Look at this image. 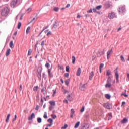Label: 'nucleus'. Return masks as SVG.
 <instances>
[{
    "instance_id": "31",
    "label": "nucleus",
    "mask_w": 129,
    "mask_h": 129,
    "mask_svg": "<svg viewBox=\"0 0 129 129\" xmlns=\"http://www.w3.org/2000/svg\"><path fill=\"white\" fill-rule=\"evenodd\" d=\"M31 11H32V8H29L27 9V10H26L27 14H29V13H30V12H31Z\"/></svg>"
},
{
    "instance_id": "36",
    "label": "nucleus",
    "mask_w": 129,
    "mask_h": 129,
    "mask_svg": "<svg viewBox=\"0 0 129 129\" xmlns=\"http://www.w3.org/2000/svg\"><path fill=\"white\" fill-rule=\"evenodd\" d=\"M58 68L60 70H64V67H63V66L58 65Z\"/></svg>"
},
{
    "instance_id": "41",
    "label": "nucleus",
    "mask_w": 129,
    "mask_h": 129,
    "mask_svg": "<svg viewBox=\"0 0 129 129\" xmlns=\"http://www.w3.org/2000/svg\"><path fill=\"white\" fill-rule=\"evenodd\" d=\"M65 84L66 85L68 86V85L69 84V80H66L65 81Z\"/></svg>"
},
{
    "instance_id": "44",
    "label": "nucleus",
    "mask_w": 129,
    "mask_h": 129,
    "mask_svg": "<svg viewBox=\"0 0 129 129\" xmlns=\"http://www.w3.org/2000/svg\"><path fill=\"white\" fill-rule=\"evenodd\" d=\"M108 116H109V117L112 118V113H109L108 114Z\"/></svg>"
},
{
    "instance_id": "17",
    "label": "nucleus",
    "mask_w": 129,
    "mask_h": 129,
    "mask_svg": "<svg viewBox=\"0 0 129 129\" xmlns=\"http://www.w3.org/2000/svg\"><path fill=\"white\" fill-rule=\"evenodd\" d=\"M9 46L11 49L14 48V42L13 41H11L9 44Z\"/></svg>"
},
{
    "instance_id": "61",
    "label": "nucleus",
    "mask_w": 129,
    "mask_h": 129,
    "mask_svg": "<svg viewBox=\"0 0 129 129\" xmlns=\"http://www.w3.org/2000/svg\"><path fill=\"white\" fill-rule=\"evenodd\" d=\"M50 35H52V32H51V31H49L47 33V36H50Z\"/></svg>"
},
{
    "instance_id": "11",
    "label": "nucleus",
    "mask_w": 129,
    "mask_h": 129,
    "mask_svg": "<svg viewBox=\"0 0 129 129\" xmlns=\"http://www.w3.org/2000/svg\"><path fill=\"white\" fill-rule=\"evenodd\" d=\"M121 123L122 124H125V123H127L128 122V119H127L126 118H124L121 121Z\"/></svg>"
},
{
    "instance_id": "9",
    "label": "nucleus",
    "mask_w": 129,
    "mask_h": 129,
    "mask_svg": "<svg viewBox=\"0 0 129 129\" xmlns=\"http://www.w3.org/2000/svg\"><path fill=\"white\" fill-rule=\"evenodd\" d=\"M121 8L122 10H120V8L118 9L119 13H124V12H125V7L122 6Z\"/></svg>"
},
{
    "instance_id": "6",
    "label": "nucleus",
    "mask_w": 129,
    "mask_h": 129,
    "mask_svg": "<svg viewBox=\"0 0 129 129\" xmlns=\"http://www.w3.org/2000/svg\"><path fill=\"white\" fill-rule=\"evenodd\" d=\"M115 17H116V15H115L114 12H111V13L109 14V19H113V18H115Z\"/></svg>"
},
{
    "instance_id": "19",
    "label": "nucleus",
    "mask_w": 129,
    "mask_h": 129,
    "mask_svg": "<svg viewBox=\"0 0 129 129\" xmlns=\"http://www.w3.org/2000/svg\"><path fill=\"white\" fill-rule=\"evenodd\" d=\"M11 116V114H9L8 115H7V118L6 119V123H8V122H9V120L10 119V117Z\"/></svg>"
},
{
    "instance_id": "53",
    "label": "nucleus",
    "mask_w": 129,
    "mask_h": 129,
    "mask_svg": "<svg viewBox=\"0 0 129 129\" xmlns=\"http://www.w3.org/2000/svg\"><path fill=\"white\" fill-rule=\"evenodd\" d=\"M41 103H42V104H41V106H43V103H44V100H43V98H41Z\"/></svg>"
},
{
    "instance_id": "1",
    "label": "nucleus",
    "mask_w": 129,
    "mask_h": 129,
    "mask_svg": "<svg viewBox=\"0 0 129 129\" xmlns=\"http://www.w3.org/2000/svg\"><path fill=\"white\" fill-rule=\"evenodd\" d=\"M10 13V9L8 7H5L3 8L2 10L1 15L3 17H7Z\"/></svg>"
},
{
    "instance_id": "20",
    "label": "nucleus",
    "mask_w": 129,
    "mask_h": 129,
    "mask_svg": "<svg viewBox=\"0 0 129 129\" xmlns=\"http://www.w3.org/2000/svg\"><path fill=\"white\" fill-rule=\"evenodd\" d=\"M49 103L50 105H53V106H55V105H56L55 101H51L49 102Z\"/></svg>"
},
{
    "instance_id": "15",
    "label": "nucleus",
    "mask_w": 129,
    "mask_h": 129,
    "mask_svg": "<svg viewBox=\"0 0 129 129\" xmlns=\"http://www.w3.org/2000/svg\"><path fill=\"white\" fill-rule=\"evenodd\" d=\"M94 76V73H93V71H92L90 73V76H89V79L90 80H92V78Z\"/></svg>"
},
{
    "instance_id": "46",
    "label": "nucleus",
    "mask_w": 129,
    "mask_h": 129,
    "mask_svg": "<svg viewBox=\"0 0 129 129\" xmlns=\"http://www.w3.org/2000/svg\"><path fill=\"white\" fill-rule=\"evenodd\" d=\"M32 54V50L31 49H29L28 52V55H30Z\"/></svg>"
},
{
    "instance_id": "18",
    "label": "nucleus",
    "mask_w": 129,
    "mask_h": 129,
    "mask_svg": "<svg viewBox=\"0 0 129 129\" xmlns=\"http://www.w3.org/2000/svg\"><path fill=\"white\" fill-rule=\"evenodd\" d=\"M106 88H110L111 87V84L110 83H107V84L105 85Z\"/></svg>"
},
{
    "instance_id": "34",
    "label": "nucleus",
    "mask_w": 129,
    "mask_h": 129,
    "mask_svg": "<svg viewBox=\"0 0 129 129\" xmlns=\"http://www.w3.org/2000/svg\"><path fill=\"white\" fill-rule=\"evenodd\" d=\"M43 117H44V118H45V119L48 118V116H47V112H44Z\"/></svg>"
},
{
    "instance_id": "26",
    "label": "nucleus",
    "mask_w": 129,
    "mask_h": 129,
    "mask_svg": "<svg viewBox=\"0 0 129 129\" xmlns=\"http://www.w3.org/2000/svg\"><path fill=\"white\" fill-rule=\"evenodd\" d=\"M105 97L107 99H110V97H111V96L109 94H107L105 95Z\"/></svg>"
},
{
    "instance_id": "16",
    "label": "nucleus",
    "mask_w": 129,
    "mask_h": 129,
    "mask_svg": "<svg viewBox=\"0 0 129 129\" xmlns=\"http://www.w3.org/2000/svg\"><path fill=\"white\" fill-rule=\"evenodd\" d=\"M10 54H11V49H8L7 50V51L6 52V57H8L9 56V55H10Z\"/></svg>"
},
{
    "instance_id": "24",
    "label": "nucleus",
    "mask_w": 129,
    "mask_h": 129,
    "mask_svg": "<svg viewBox=\"0 0 129 129\" xmlns=\"http://www.w3.org/2000/svg\"><path fill=\"white\" fill-rule=\"evenodd\" d=\"M30 30H31V27L29 26L26 30V34H28L30 33Z\"/></svg>"
},
{
    "instance_id": "57",
    "label": "nucleus",
    "mask_w": 129,
    "mask_h": 129,
    "mask_svg": "<svg viewBox=\"0 0 129 129\" xmlns=\"http://www.w3.org/2000/svg\"><path fill=\"white\" fill-rule=\"evenodd\" d=\"M111 82V79H107V83H110Z\"/></svg>"
},
{
    "instance_id": "52",
    "label": "nucleus",
    "mask_w": 129,
    "mask_h": 129,
    "mask_svg": "<svg viewBox=\"0 0 129 129\" xmlns=\"http://www.w3.org/2000/svg\"><path fill=\"white\" fill-rule=\"evenodd\" d=\"M52 117L53 119H56V118H57V116L56 115H52Z\"/></svg>"
},
{
    "instance_id": "13",
    "label": "nucleus",
    "mask_w": 129,
    "mask_h": 129,
    "mask_svg": "<svg viewBox=\"0 0 129 129\" xmlns=\"http://www.w3.org/2000/svg\"><path fill=\"white\" fill-rule=\"evenodd\" d=\"M80 74H81V68H78L76 75L77 76H80Z\"/></svg>"
},
{
    "instance_id": "29",
    "label": "nucleus",
    "mask_w": 129,
    "mask_h": 129,
    "mask_svg": "<svg viewBox=\"0 0 129 129\" xmlns=\"http://www.w3.org/2000/svg\"><path fill=\"white\" fill-rule=\"evenodd\" d=\"M45 67L47 69H49V68H50V63L47 62L45 65Z\"/></svg>"
},
{
    "instance_id": "58",
    "label": "nucleus",
    "mask_w": 129,
    "mask_h": 129,
    "mask_svg": "<svg viewBox=\"0 0 129 129\" xmlns=\"http://www.w3.org/2000/svg\"><path fill=\"white\" fill-rule=\"evenodd\" d=\"M88 13H92V9H90L89 11H87V12Z\"/></svg>"
},
{
    "instance_id": "49",
    "label": "nucleus",
    "mask_w": 129,
    "mask_h": 129,
    "mask_svg": "<svg viewBox=\"0 0 129 129\" xmlns=\"http://www.w3.org/2000/svg\"><path fill=\"white\" fill-rule=\"evenodd\" d=\"M71 114H74V113H75V111H74V109H72L71 110Z\"/></svg>"
},
{
    "instance_id": "51",
    "label": "nucleus",
    "mask_w": 129,
    "mask_h": 129,
    "mask_svg": "<svg viewBox=\"0 0 129 129\" xmlns=\"http://www.w3.org/2000/svg\"><path fill=\"white\" fill-rule=\"evenodd\" d=\"M53 109H54V107H53V106H50L49 107V110H50V111H52V110H53Z\"/></svg>"
},
{
    "instance_id": "63",
    "label": "nucleus",
    "mask_w": 129,
    "mask_h": 129,
    "mask_svg": "<svg viewBox=\"0 0 129 129\" xmlns=\"http://www.w3.org/2000/svg\"><path fill=\"white\" fill-rule=\"evenodd\" d=\"M69 7H70V4H68L66 7V8H69Z\"/></svg>"
},
{
    "instance_id": "48",
    "label": "nucleus",
    "mask_w": 129,
    "mask_h": 129,
    "mask_svg": "<svg viewBox=\"0 0 129 129\" xmlns=\"http://www.w3.org/2000/svg\"><path fill=\"white\" fill-rule=\"evenodd\" d=\"M39 108H40V106L37 105L36 107L35 108V110H37V111L39 110Z\"/></svg>"
},
{
    "instance_id": "10",
    "label": "nucleus",
    "mask_w": 129,
    "mask_h": 129,
    "mask_svg": "<svg viewBox=\"0 0 129 129\" xmlns=\"http://www.w3.org/2000/svg\"><path fill=\"white\" fill-rule=\"evenodd\" d=\"M58 26H59V24H58V23H57V22H55L54 23V24H53V26L52 27L51 29L55 30V29H57Z\"/></svg>"
},
{
    "instance_id": "4",
    "label": "nucleus",
    "mask_w": 129,
    "mask_h": 129,
    "mask_svg": "<svg viewBox=\"0 0 129 129\" xmlns=\"http://www.w3.org/2000/svg\"><path fill=\"white\" fill-rule=\"evenodd\" d=\"M104 107L107 109H111L112 108V105L109 103H106L104 104Z\"/></svg>"
},
{
    "instance_id": "33",
    "label": "nucleus",
    "mask_w": 129,
    "mask_h": 129,
    "mask_svg": "<svg viewBox=\"0 0 129 129\" xmlns=\"http://www.w3.org/2000/svg\"><path fill=\"white\" fill-rule=\"evenodd\" d=\"M37 122H38V123H41V122H42V118H41L40 117L38 118Z\"/></svg>"
},
{
    "instance_id": "22",
    "label": "nucleus",
    "mask_w": 129,
    "mask_h": 129,
    "mask_svg": "<svg viewBox=\"0 0 129 129\" xmlns=\"http://www.w3.org/2000/svg\"><path fill=\"white\" fill-rule=\"evenodd\" d=\"M80 124V122L78 121L77 122L76 124L75 125L74 127L75 128H77L78 127V126H79V125Z\"/></svg>"
},
{
    "instance_id": "56",
    "label": "nucleus",
    "mask_w": 129,
    "mask_h": 129,
    "mask_svg": "<svg viewBox=\"0 0 129 129\" xmlns=\"http://www.w3.org/2000/svg\"><path fill=\"white\" fill-rule=\"evenodd\" d=\"M52 70V67L48 70V74H51V71Z\"/></svg>"
},
{
    "instance_id": "27",
    "label": "nucleus",
    "mask_w": 129,
    "mask_h": 129,
    "mask_svg": "<svg viewBox=\"0 0 129 129\" xmlns=\"http://www.w3.org/2000/svg\"><path fill=\"white\" fill-rule=\"evenodd\" d=\"M47 28H48V26H46V27H44L43 30L40 32V33L39 34V36H41V34H42V33H43L44 32V31H45V30H46V29H47Z\"/></svg>"
},
{
    "instance_id": "37",
    "label": "nucleus",
    "mask_w": 129,
    "mask_h": 129,
    "mask_svg": "<svg viewBox=\"0 0 129 129\" xmlns=\"http://www.w3.org/2000/svg\"><path fill=\"white\" fill-rule=\"evenodd\" d=\"M47 121L48 122H49L50 123H53V119H52L51 118H49Z\"/></svg>"
},
{
    "instance_id": "55",
    "label": "nucleus",
    "mask_w": 129,
    "mask_h": 129,
    "mask_svg": "<svg viewBox=\"0 0 129 129\" xmlns=\"http://www.w3.org/2000/svg\"><path fill=\"white\" fill-rule=\"evenodd\" d=\"M49 78H52L53 77V74L50 73L48 74Z\"/></svg>"
},
{
    "instance_id": "25",
    "label": "nucleus",
    "mask_w": 129,
    "mask_h": 129,
    "mask_svg": "<svg viewBox=\"0 0 129 129\" xmlns=\"http://www.w3.org/2000/svg\"><path fill=\"white\" fill-rule=\"evenodd\" d=\"M38 89H39V86H35L34 88H33V90L34 91H38Z\"/></svg>"
},
{
    "instance_id": "50",
    "label": "nucleus",
    "mask_w": 129,
    "mask_h": 129,
    "mask_svg": "<svg viewBox=\"0 0 129 129\" xmlns=\"http://www.w3.org/2000/svg\"><path fill=\"white\" fill-rule=\"evenodd\" d=\"M44 45H45V41H42L41 44V46L42 47H44Z\"/></svg>"
},
{
    "instance_id": "38",
    "label": "nucleus",
    "mask_w": 129,
    "mask_h": 129,
    "mask_svg": "<svg viewBox=\"0 0 129 129\" xmlns=\"http://www.w3.org/2000/svg\"><path fill=\"white\" fill-rule=\"evenodd\" d=\"M53 10L55 11V12H58L59 8H58V7H54Z\"/></svg>"
},
{
    "instance_id": "2",
    "label": "nucleus",
    "mask_w": 129,
    "mask_h": 129,
    "mask_svg": "<svg viewBox=\"0 0 129 129\" xmlns=\"http://www.w3.org/2000/svg\"><path fill=\"white\" fill-rule=\"evenodd\" d=\"M37 76L40 80H42V68L39 67L37 71Z\"/></svg>"
},
{
    "instance_id": "3",
    "label": "nucleus",
    "mask_w": 129,
    "mask_h": 129,
    "mask_svg": "<svg viewBox=\"0 0 129 129\" xmlns=\"http://www.w3.org/2000/svg\"><path fill=\"white\" fill-rule=\"evenodd\" d=\"M117 69H118V68H117L115 70V74L116 76V83H119V75H118V72L117 71Z\"/></svg>"
},
{
    "instance_id": "35",
    "label": "nucleus",
    "mask_w": 129,
    "mask_h": 129,
    "mask_svg": "<svg viewBox=\"0 0 129 129\" xmlns=\"http://www.w3.org/2000/svg\"><path fill=\"white\" fill-rule=\"evenodd\" d=\"M42 77H43V78H44V79H47V76L46 75L45 73H43Z\"/></svg>"
},
{
    "instance_id": "21",
    "label": "nucleus",
    "mask_w": 129,
    "mask_h": 129,
    "mask_svg": "<svg viewBox=\"0 0 129 129\" xmlns=\"http://www.w3.org/2000/svg\"><path fill=\"white\" fill-rule=\"evenodd\" d=\"M106 75L107 76H109L110 75H111V71L109 70H108L107 71Z\"/></svg>"
},
{
    "instance_id": "64",
    "label": "nucleus",
    "mask_w": 129,
    "mask_h": 129,
    "mask_svg": "<svg viewBox=\"0 0 129 129\" xmlns=\"http://www.w3.org/2000/svg\"><path fill=\"white\" fill-rule=\"evenodd\" d=\"M125 104V102H122L121 106H123V105H124Z\"/></svg>"
},
{
    "instance_id": "45",
    "label": "nucleus",
    "mask_w": 129,
    "mask_h": 129,
    "mask_svg": "<svg viewBox=\"0 0 129 129\" xmlns=\"http://www.w3.org/2000/svg\"><path fill=\"white\" fill-rule=\"evenodd\" d=\"M104 66V64L103 63H101L100 65L99 68L101 69H102V68H103V67Z\"/></svg>"
},
{
    "instance_id": "62",
    "label": "nucleus",
    "mask_w": 129,
    "mask_h": 129,
    "mask_svg": "<svg viewBox=\"0 0 129 129\" xmlns=\"http://www.w3.org/2000/svg\"><path fill=\"white\" fill-rule=\"evenodd\" d=\"M63 102H64V103H68V100H63Z\"/></svg>"
},
{
    "instance_id": "12",
    "label": "nucleus",
    "mask_w": 129,
    "mask_h": 129,
    "mask_svg": "<svg viewBox=\"0 0 129 129\" xmlns=\"http://www.w3.org/2000/svg\"><path fill=\"white\" fill-rule=\"evenodd\" d=\"M104 54V51H101L100 50H99L98 51L97 56L98 57H101V56H102V55H103Z\"/></svg>"
},
{
    "instance_id": "54",
    "label": "nucleus",
    "mask_w": 129,
    "mask_h": 129,
    "mask_svg": "<svg viewBox=\"0 0 129 129\" xmlns=\"http://www.w3.org/2000/svg\"><path fill=\"white\" fill-rule=\"evenodd\" d=\"M96 10H97V9H96V8H93V13H96V12H97V11Z\"/></svg>"
},
{
    "instance_id": "39",
    "label": "nucleus",
    "mask_w": 129,
    "mask_h": 129,
    "mask_svg": "<svg viewBox=\"0 0 129 129\" xmlns=\"http://www.w3.org/2000/svg\"><path fill=\"white\" fill-rule=\"evenodd\" d=\"M17 120V115H15L14 118L12 119V121L14 122V121H16Z\"/></svg>"
},
{
    "instance_id": "40",
    "label": "nucleus",
    "mask_w": 129,
    "mask_h": 129,
    "mask_svg": "<svg viewBox=\"0 0 129 129\" xmlns=\"http://www.w3.org/2000/svg\"><path fill=\"white\" fill-rule=\"evenodd\" d=\"M66 71H67V72H69V66H66Z\"/></svg>"
},
{
    "instance_id": "32",
    "label": "nucleus",
    "mask_w": 129,
    "mask_h": 129,
    "mask_svg": "<svg viewBox=\"0 0 129 129\" xmlns=\"http://www.w3.org/2000/svg\"><path fill=\"white\" fill-rule=\"evenodd\" d=\"M101 8H102V5H99V6L96 7V9L98 10H100V9H101Z\"/></svg>"
},
{
    "instance_id": "47",
    "label": "nucleus",
    "mask_w": 129,
    "mask_h": 129,
    "mask_svg": "<svg viewBox=\"0 0 129 129\" xmlns=\"http://www.w3.org/2000/svg\"><path fill=\"white\" fill-rule=\"evenodd\" d=\"M64 76H65V77H67V78L69 77V73H66L64 74Z\"/></svg>"
},
{
    "instance_id": "59",
    "label": "nucleus",
    "mask_w": 129,
    "mask_h": 129,
    "mask_svg": "<svg viewBox=\"0 0 129 129\" xmlns=\"http://www.w3.org/2000/svg\"><path fill=\"white\" fill-rule=\"evenodd\" d=\"M35 20H36L35 18H34L29 23V24H31V23H33V22H34V21H35Z\"/></svg>"
},
{
    "instance_id": "60",
    "label": "nucleus",
    "mask_w": 129,
    "mask_h": 129,
    "mask_svg": "<svg viewBox=\"0 0 129 129\" xmlns=\"http://www.w3.org/2000/svg\"><path fill=\"white\" fill-rule=\"evenodd\" d=\"M121 95H123L125 97H127L128 96V95L124 93L122 94Z\"/></svg>"
},
{
    "instance_id": "43",
    "label": "nucleus",
    "mask_w": 129,
    "mask_h": 129,
    "mask_svg": "<svg viewBox=\"0 0 129 129\" xmlns=\"http://www.w3.org/2000/svg\"><path fill=\"white\" fill-rule=\"evenodd\" d=\"M67 127H68V125L66 124H64V126L61 128V129H66Z\"/></svg>"
},
{
    "instance_id": "23",
    "label": "nucleus",
    "mask_w": 129,
    "mask_h": 129,
    "mask_svg": "<svg viewBox=\"0 0 129 129\" xmlns=\"http://www.w3.org/2000/svg\"><path fill=\"white\" fill-rule=\"evenodd\" d=\"M72 64H75V61L76 60V58L75 57V56H72Z\"/></svg>"
},
{
    "instance_id": "28",
    "label": "nucleus",
    "mask_w": 129,
    "mask_h": 129,
    "mask_svg": "<svg viewBox=\"0 0 129 129\" xmlns=\"http://www.w3.org/2000/svg\"><path fill=\"white\" fill-rule=\"evenodd\" d=\"M22 26V23L21 22H19L18 24L17 28L20 30L21 29V26Z\"/></svg>"
},
{
    "instance_id": "5",
    "label": "nucleus",
    "mask_w": 129,
    "mask_h": 129,
    "mask_svg": "<svg viewBox=\"0 0 129 129\" xmlns=\"http://www.w3.org/2000/svg\"><path fill=\"white\" fill-rule=\"evenodd\" d=\"M17 4H18V0H13L10 4L11 7L12 8H15V7L17 6Z\"/></svg>"
},
{
    "instance_id": "42",
    "label": "nucleus",
    "mask_w": 129,
    "mask_h": 129,
    "mask_svg": "<svg viewBox=\"0 0 129 129\" xmlns=\"http://www.w3.org/2000/svg\"><path fill=\"white\" fill-rule=\"evenodd\" d=\"M85 107L83 106L80 110V112L82 113L84 111Z\"/></svg>"
},
{
    "instance_id": "30",
    "label": "nucleus",
    "mask_w": 129,
    "mask_h": 129,
    "mask_svg": "<svg viewBox=\"0 0 129 129\" xmlns=\"http://www.w3.org/2000/svg\"><path fill=\"white\" fill-rule=\"evenodd\" d=\"M121 60L122 62H123L124 63L125 62V59H124V57H123V55L121 56Z\"/></svg>"
},
{
    "instance_id": "7",
    "label": "nucleus",
    "mask_w": 129,
    "mask_h": 129,
    "mask_svg": "<svg viewBox=\"0 0 129 129\" xmlns=\"http://www.w3.org/2000/svg\"><path fill=\"white\" fill-rule=\"evenodd\" d=\"M86 87H87V84H85L80 86V89L81 90L84 91L85 90H86Z\"/></svg>"
},
{
    "instance_id": "14",
    "label": "nucleus",
    "mask_w": 129,
    "mask_h": 129,
    "mask_svg": "<svg viewBox=\"0 0 129 129\" xmlns=\"http://www.w3.org/2000/svg\"><path fill=\"white\" fill-rule=\"evenodd\" d=\"M33 118H35V113H33L30 117H28V120H33Z\"/></svg>"
},
{
    "instance_id": "8",
    "label": "nucleus",
    "mask_w": 129,
    "mask_h": 129,
    "mask_svg": "<svg viewBox=\"0 0 129 129\" xmlns=\"http://www.w3.org/2000/svg\"><path fill=\"white\" fill-rule=\"evenodd\" d=\"M112 53V49L109 50L107 52V59L108 60L110 58V54Z\"/></svg>"
}]
</instances>
